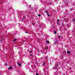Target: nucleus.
<instances>
[{
    "instance_id": "nucleus-1",
    "label": "nucleus",
    "mask_w": 75,
    "mask_h": 75,
    "mask_svg": "<svg viewBox=\"0 0 75 75\" xmlns=\"http://www.w3.org/2000/svg\"><path fill=\"white\" fill-rule=\"evenodd\" d=\"M45 12L46 13V14H48V11H45Z\"/></svg>"
},
{
    "instance_id": "nucleus-2",
    "label": "nucleus",
    "mask_w": 75,
    "mask_h": 75,
    "mask_svg": "<svg viewBox=\"0 0 75 75\" xmlns=\"http://www.w3.org/2000/svg\"><path fill=\"white\" fill-rule=\"evenodd\" d=\"M17 64L19 66H21V64H19V62H18Z\"/></svg>"
},
{
    "instance_id": "nucleus-3",
    "label": "nucleus",
    "mask_w": 75,
    "mask_h": 75,
    "mask_svg": "<svg viewBox=\"0 0 75 75\" xmlns=\"http://www.w3.org/2000/svg\"><path fill=\"white\" fill-rule=\"evenodd\" d=\"M67 54H70V53H71V52H70V51H67Z\"/></svg>"
},
{
    "instance_id": "nucleus-4",
    "label": "nucleus",
    "mask_w": 75,
    "mask_h": 75,
    "mask_svg": "<svg viewBox=\"0 0 75 75\" xmlns=\"http://www.w3.org/2000/svg\"><path fill=\"white\" fill-rule=\"evenodd\" d=\"M12 69V67H9L8 68V69Z\"/></svg>"
},
{
    "instance_id": "nucleus-5",
    "label": "nucleus",
    "mask_w": 75,
    "mask_h": 75,
    "mask_svg": "<svg viewBox=\"0 0 75 75\" xmlns=\"http://www.w3.org/2000/svg\"><path fill=\"white\" fill-rule=\"evenodd\" d=\"M46 42H47L48 44H49V43H50V42L48 40L46 41Z\"/></svg>"
},
{
    "instance_id": "nucleus-6",
    "label": "nucleus",
    "mask_w": 75,
    "mask_h": 75,
    "mask_svg": "<svg viewBox=\"0 0 75 75\" xmlns=\"http://www.w3.org/2000/svg\"><path fill=\"white\" fill-rule=\"evenodd\" d=\"M58 38H61V36L60 35L58 36Z\"/></svg>"
},
{
    "instance_id": "nucleus-7",
    "label": "nucleus",
    "mask_w": 75,
    "mask_h": 75,
    "mask_svg": "<svg viewBox=\"0 0 75 75\" xmlns=\"http://www.w3.org/2000/svg\"><path fill=\"white\" fill-rule=\"evenodd\" d=\"M54 34H56L57 33V32H56V31H55L54 32Z\"/></svg>"
},
{
    "instance_id": "nucleus-8",
    "label": "nucleus",
    "mask_w": 75,
    "mask_h": 75,
    "mask_svg": "<svg viewBox=\"0 0 75 75\" xmlns=\"http://www.w3.org/2000/svg\"><path fill=\"white\" fill-rule=\"evenodd\" d=\"M17 40V39H15L13 41H16Z\"/></svg>"
},
{
    "instance_id": "nucleus-9",
    "label": "nucleus",
    "mask_w": 75,
    "mask_h": 75,
    "mask_svg": "<svg viewBox=\"0 0 75 75\" xmlns=\"http://www.w3.org/2000/svg\"><path fill=\"white\" fill-rule=\"evenodd\" d=\"M45 62H44L43 63V66H44V65H45Z\"/></svg>"
},
{
    "instance_id": "nucleus-10",
    "label": "nucleus",
    "mask_w": 75,
    "mask_h": 75,
    "mask_svg": "<svg viewBox=\"0 0 75 75\" xmlns=\"http://www.w3.org/2000/svg\"><path fill=\"white\" fill-rule=\"evenodd\" d=\"M47 14V16H50V14H48V13Z\"/></svg>"
},
{
    "instance_id": "nucleus-11",
    "label": "nucleus",
    "mask_w": 75,
    "mask_h": 75,
    "mask_svg": "<svg viewBox=\"0 0 75 75\" xmlns=\"http://www.w3.org/2000/svg\"><path fill=\"white\" fill-rule=\"evenodd\" d=\"M32 24H33V25H35V24H34V23H33Z\"/></svg>"
},
{
    "instance_id": "nucleus-12",
    "label": "nucleus",
    "mask_w": 75,
    "mask_h": 75,
    "mask_svg": "<svg viewBox=\"0 0 75 75\" xmlns=\"http://www.w3.org/2000/svg\"><path fill=\"white\" fill-rule=\"evenodd\" d=\"M38 16L39 17H40V14L38 15Z\"/></svg>"
},
{
    "instance_id": "nucleus-13",
    "label": "nucleus",
    "mask_w": 75,
    "mask_h": 75,
    "mask_svg": "<svg viewBox=\"0 0 75 75\" xmlns=\"http://www.w3.org/2000/svg\"><path fill=\"white\" fill-rule=\"evenodd\" d=\"M59 20H58L57 21V22H59Z\"/></svg>"
},
{
    "instance_id": "nucleus-14",
    "label": "nucleus",
    "mask_w": 75,
    "mask_h": 75,
    "mask_svg": "<svg viewBox=\"0 0 75 75\" xmlns=\"http://www.w3.org/2000/svg\"><path fill=\"white\" fill-rule=\"evenodd\" d=\"M2 41H3V40H0V42H2Z\"/></svg>"
},
{
    "instance_id": "nucleus-15",
    "label": "nucleus",
    "mask_w": 75,
    "mask_h": 75,
    "mask_svg": "<svg viewBox=\"0 0 75 75\" xmlns=\"http://www.w3.org/2000/svg\"><path fill=\"white\" fill-rule=\"evenodd\" d=\"M36 75H38V74L37 73V74H36Z\"/></svg>"
},
{
    "instance_id": "nucleus-16",
    "label": "nucleus",
    "mask_w": 75,
    "mask_h": 75,
    "mask_svg": "<svg viewBox=\"0 0 75 75\" xmlns=\"http://www.w3.org/2000/svg\"><path fill=\"white\" fill-rule=\"evenodd\" d=\"M30 53H32V52L31 51H30Z\"/></svg>"
},
{
    "instance_id": "nucleus-17",
    "label": "nucleus",
    "mask_w": 75,
    "mask_h": 75,
    "mask_svg": "<svg viewBox=\"0 0 75 75\" xmlns=\"http://www.w3.org/2000/svg\"><path fill=\"white\" fill-rule=\"evenodd\" d=\"M5 64H6V65H7V64L6 63Z\"/></svg>"
},
{
    "instance_id": "nucleus-18",
    "label": "nucleus",
    "mask_w": 75,
    "mask_h": 75,
    "mask_svg": "<svg viewBox=\"0 0 75 75\" xmlns=\"http://www.w3.org/2000/svg\"><path fill=\"white\" fill-rule=\"evenodd\" d=\"M57 68V67H56L55 68V69H56V68Z\"/></svg>"
},
{
    "instance_id": "nucleus-19",
    "label": "nucleus",
    "mask_w": 75,
    "mask_h": 75,
    "mask_svg": "<svg viewBox=\"0 0 75 75\" xmlns=\"http://www.w3.org/2000/svg\"><path fill=\"white\" fill-rule=\"evenodd\" d=\"M25 33H27V32H25Z\"/></svg>"
},
{
    "instance_id": "nucleus-20",
    "label": "nucleus",
    "mask_w": 75,
    "mask_h": 75,
    "mask_svg": "<svg viewBox=\"0 0 75 75\" xmlns=\"http://www.w3.org/2000/svg\"><path fill=\"white\" fill-rule=\"evenodd\" d=\"M32 55V54H30V56H31Z\"/></svg>"
},
{
    "instance_id": "nucleus-21",
    "label": "nucleus",
    "mask_w": 75,
    "mask_h": 75,
    "mask_svg": "<svg viewBox=\"0 0 75 75\" xmlns=\"http://www.w3.org/2000/svg\"><path fill=\"white\" fill-rule=\"evenodd\" d=\"M74 21H75V18L74 19Z\"/></svg>"
},
{
    "instance_id": "nucleus-22",
    "label": "nucleus",
    "mask_w": 75,
    "mask_h": 75,
    "mask_svg": "<svg viewBox=\"0 0 75 75\" xmlns=\"http://www.w3.org/2000/svg\"><path fill=\"white\" fill-rule=\"evenodd\" d=\"M59 24V23H57V25H58Z\"/></svg>"
},
{
    "instance_id": "nucleus-23",
    "label": "nucleus",
    "mask_w": 75,
    "mask_h": 75,
    "mask_svg": "<svg viewBox=\"0 0 75 75\" xmlns=\"http://www.w3.org/2000/svg\"><path fill=\"white\" fill-rule=\"evenodd\" d=\"M70 69H71V68H69Z\"/></svg>"
},
{
    "instance_id": "nucleus-24",
    "label": "nucleus",
    "mask_w": 75,
    "mask_h": 75,
    "mask_svg": "<svg viewBox=\"0 0 75 75\" xmlns=\"http://www.w3.org/2000/svg\"><path fill=\"white\" fill-rule=\"evenodd\" d=\"M57 75V74H56V75Z\"/></svg>"
},
{
    "instance_id": "nucleus-25",
    "label": "nucleus",
    "mask_w": 75,
    "mask_h": 75,
    "mask_svg": "<svg viewBox=\"0 0 75 75\" xmlns=\"http://www.w3.org/2000/svg\"><path fill=\"white\" fill-rule=\"evenodd\" d=\"M0 75H1V74Z\"/></svg>"
}]
</instances>
